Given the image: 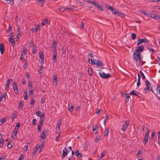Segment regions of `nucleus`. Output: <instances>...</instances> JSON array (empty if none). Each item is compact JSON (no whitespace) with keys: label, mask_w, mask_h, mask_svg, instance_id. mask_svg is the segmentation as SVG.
<instances>
[{"label":"nucleus","mask_w":160,"mask_h":160,"mask_svg":"<svg viewBox=\"0 0 160 160\" xmlns=\"http://www.w3.org/2000/svg\"><path fill=\"white\" fill-rule=\"evenodd\" d=\"M144 47L142 45L140 46L137 47L136 50L133 52V59L139 64H140L142 61L141 55L140 52H142L144 50Z\"/></svg>","instance_id":"f257e3e1"},{"label":"nucleus","mask_w":160,"mask_h":160,"mask_svg":"<svg viewBox=\"0 0 160 160\" xmlns=\"http://www.w3.org/2000/svg\"><path fill=\"white\" fill-rule=\"evenodd\" d=\"M99 75L102 78L105 79L111 77V75L110 74H107L104 72L102 73L101 72H99Z\"/></svg>","instance_id":"f03ea898"},{"label":"nucleus","mask_w":160,"mask_h":160,"mask_svg":"<svg viewBox=\"0 0 160 160\" xmlns=\"http://www.w3.org/2000/svg\"><path fill=\"white\" fill-rule=\"evenodd\" d=\"M146 86L147 87V88H145L143 92L145 93H146L147 92L146 91V89L148 90H149V89L151 88V85L150 82H149L147 80H146Z\"/></svg>","instance_id":"7ed1b4c3"},{"label":"nucleus","mask_w":160,"mask_h":160,"mask_svg":"<svg viewBox=\"0 0 160 160\" xmlns=\"http://www.w3.org/2000/svg\"><path fill=\"white\" fill-rule=\"evenodd\" d=\"M149 42V40L145 38H144L143 39H139L137 41V45L138 46L139 45L142 43L144 42Z\"/></svg>","instance_id":"20e7f679"},{"label":"nucleus","mask_w":160,"mask_h":160,"mask_svg":"<svg viewBox=\"0 0 160 160\" xmlns=\"http://www.w3.org/2000/svg\"><path fill=\"white\" fill-rule=\"evenodd\" d=\"M129 122L128 121H126L123 124L122 126V130H123L124 131H125L127 129V128L129 124Z\"/></svg>","instance_id":"39448f33"},{"label":"nucleus","mask_w":160,"mask_h":160,"mask_svg":"<svg viewBox=\"0 0 160 160\" xmlns=\"http://www.w3.org/2000/svg\"><path fill=\"white\" fill-rule=\"evenodd\" d=\"M157 92L156 94L159 100H160V86L158 85L157 87Z\"/></svg>","instance_id":"423d86ee"},{"label":"nucleus","mask_w":160,"mask_h":160,"mask_svg":"<svg viewBox=\"0 0 160 160\" xmlns=\"http://www.w3.org/2000/svg\"><path fill=\"white\" fill-rule=\"evenodd\" d=\"M67 149L66 148L64 149L62 151V158L63 159L67 155L68 151H67Z\"/></svg>","instance_id":"0eeeda50"},{"label":"nucleus","mask_w":160,"mask_h":160,"mask_svg":"<svg viewBox=\"0 0 160 160\" xmlns=\"http://www.w3.org/2000/svg\"><path fill=\"white\" fill-rule=\"evenodd\" d=\"M57 43L56 42H53L52 47V51L53 52H57L56 51Z\"/></svg>","instance_id":"6e6552de"},{"label":"nucleus","mask_w":160,"mask_h":160,"mask_svg":"<svg viewBox=\"0 0 160 160\" xmlns=\"http://www.w3.org/2000/svg\"><path fill=\"white\" fill-rule=\"evenodd\" d=\"M12 81V79L11 78H10L7 81V82L5 85V88L6 90H8L9 89V85L10 82Z\"/></svg>","instance_id":"1a4fd4ad"},{"label":"nucleus","mask_w":160,"mask_h":160,"mask_svg":"<svg viewBox=\"0 0 160 160\" xmlns=\"http://www.w3.org/2000/svg\"><path fill=\"white\" fill-rule=\"evenodd\" d=\"M96 67L98 68L103 66V64L102 62H101L100 60H98L96 61Z\"/></svg>","instance_id":"9d476101"},{"label":"nucleus","mask_w":160,"mask_h":160,"mask_svg":"<svg viewBox=\"0 0 160 160\" xmlns=\"http://www.w3.org/2000/svg\"><path fill=\"white\" fill-rule=\"evenodd\" d=\"M0 51L1 54H3L4 52V45L2 43L0 44Z\"/></svg>","instance_id":"9b49d317"},{"label":"nucleus","mask_w":160,"mask_h":160,"mask_svg":"<svg viewBox=\"0 0 160 160\" xmlns=\"http://www.w3.org/2000/svg\"><path fill=\"white\" fill-rule=\"evenodd\" d=\"M13 83L14 84V86H13L14 90L15 92V93L17 94L18 93V91L17 87V83L15 82H14Z\"/></svg>","instance_id":"f8f14e48"},{"label":"nucleus","mask_w":160,"mask_h":160,"mask_svg":"<svg viewBox=\"0 0 160 160\" xmlns=\"http://www.w3.org/2000/svg\"><path fill=\"white\" fill-rule=\"evenodd\" d=\"M39 58L41 60V64H42L43 62V57H44V55L42 52H39Z\"/></svg>","instance_id":"ddd939ff"},{"label":"nucleus","mask_w":160,"mask_h":160,"mask_svg":"<svg viewBox=\"0 0 160 160\" xmlns=\"http://www.w3.org/2000/svg\"><path fill=\"white\" fill-rule=\"evenodd\" d=\"M18 128H15L14 130V131H13L12 135V138H14L13 136H16L18 132Z\"/></svg>","instance_id":"4468645a"},{"label":"nucleus","mask_w":160,"mask_h":160,"mask_svg":"<svg viewBox=\"0 0 160 160\" xmlns=\"http://www.w3.org/2000/svg\"><path fill=\"white\" fill-rule=\"evenodd\" d=\"M75 154L78 158H82V157L81 154L79 152V151L78 150H77L75 152Z\"/></svg>","instance_id":"2eb2a0df"},{"label":"nucleus","mask_w":160,"mask_h":160,"mask_svg":"<svg viewBox=\"0 0 160 160\" xmlns=\"http://www.w3.org/2000/svg\"><path fill=\"white\" fill-rule=\"evenodd\" d=\"M36 1L41 7H42L43 6L44 3V0H36Z\"/></svg>","instance_id":"dca6fc26"},{"label":"nucleus","mask_w":160,"mask_h":160,"mask_svg":"<svg viewBox=\"0 0 160 160\" xmlns=\"http://www.w3.org/2000/svg\"><path fill=\"white\" fill-rule=\"evenodd\" d=\"M10 42L12 43V47H14L15 45V42L13 39H11V38H9V40Z\"/></svg>","instance_id":"f3484780"},{"label":"nucleus","mask_w":160,"mask_h":160,"mask_svg":"<svg viewBox=\"0 0 160 160\" xmlns=\"http://www.w3.org/2000/svg\"><path fill=\"white\" fill-rule=\"evenodd\" d=\"M88 60L89 61V63L91 64V65H92L93 64L96 65V62L95 61L94 59H92V58L88 59Z\"/></svg>","instance_id":"a211bd4d"},{"label":"nucleus","mask_w":160,"mask_h":160,"mask_svg":"<svg viewBox=\"0 0 160 160\" xmlns=\"http://www.w3.org/2000/svg\"><path fill=\"white\" fill-rule=\"evenodd\" d=\"M88 73L90 76H92L93 74L92 69V68H89L88 69Z\"/></svg>","instance_id":"6ab92c4d"},{"label":"nucleus","mask_w":160,"mask_h":160,"mask_svg":"<svg viewBox=\"0 0 160 160\" xmlns=\"http://www.w3.org/2000/svg\"><path fill=\"white\" fill-rule=\"evenodd\" d=\"M57 52H53V57H52V61H55L56 60L57 58Z\"/></svg>","instance_id":"aec40b11"},{"label":"nucleus","mask_w":160,"mask_h":160,"mask_svg":"<svg viewBox=\"0 0 160 160\" xmlns=\"http://www.w3.org/2000/svg\"><path fill=\"white\" fill-rule=\"evenodd\" d=\"M117 14L119 17L124 18L125 16V15L122 13L120 12H118Z\"/></svg>","instance_id":"412c9836"},{"label":"nucleus","mask_w":160,"mask_h":160,"mask_svg":"<svg viewBox=\"0 0 160 160\" xmlns=\"http://www.w3.org/2000/svg\"><path fill=\"white\" fill-rule=\"evenodd\" d=\"M40 29V26L39 25H38L36 27L35 29H31V30H32V32H33V31H35V32H36L38 30H39Z\"/></svg>","instance_id":"4be33fe9"},{"label":"nucleus","mask_w":160,"mask_h":160,"mask_svg":"<svg viewBox=\"0 0 160 160\" xmlns=\"http://www.w3.org/2000/svg\"><path fill=\"white\" fill-rule=\"evenodd\" d=\"M46 132L45 131H43L42 133L41 134V137L42 139H45L46 138V136L45 134V133Z\"/></svg>","instance_id":"5701e85b"},{"label":"nucleus","mask_w":160,"mask_h":160,"mask_svg":"<svg viewBox=\"0 0 160 160\" xmlns=\"http://www.w3.org/2000/svg\"><path fill=\"white\" fill-rule=\"evenodd\" d=\"M53 82L55 83V85H57L58 82V79L57 78L55 77V75H53Z\"/></svg>","instance_id":"b1692460"},{"label":"nucleus","mask_w":160,"mask_h":160,"mask_svg":"<svg viewBox=\"0 0 160 160\" xmlns=\"http://www.w3.org/2000/svg\"><path fill=\"white\" fill-rule=\"evenodd\" d=\"M35 148L36 149L37 151H38L39 152H40L42 150V149L40 148V147H38V145H37L35 147Z\"/></svg>","instance_id":"393cba45"},{"label":"nucleus","mask_w":160,"mask_h":160,"mask_svg":"<svg viewBox=\"0 0 160 160\" xmlns=\"http://www.w3.org/2000/svg\"><path fill=\"white\" fill-rule=\"evenodd\" d=\"M13 145L11 144V142H9L8 143L7 148L8 149H11Z\"/></svg>","instance_id":"a878e982"},{"label":"nucleus","mask_w":160,"mask_h":160,"mask_svg":"<svg viewBox=\"0 0 160 160\" xmlns=\"http://www.w3.org/2000/svg\"><path fill=\"white\" fill-rule=\"evenodd\" d=\"M146 128L147 130V131L145 132V136L148 137L149 135V130L148 128Z\"/></svg>","instance_id":"bb28decb"},{"label":"nucleus","mask_w":160,"mask_h":160,"mask_svg":"<svg viewBox=\"0 0 160 160\" xmlns=\"http://www.w3.org/2000/svg\"><path fill=\"white\" fill-rule=\"evenodd\" d=\"M48 19H44L43 20L42 22V24L43 26L45 25L48 22Z\"/></svg>","instance_id":"cd10ccee"},{"label":"nucleus","mask_w":160,"mask_h":160,"mask_svg":"<svg viewBox=\"0 0 160 160\" xmlns=\"http://www.w3.org/2000/svg\"><path fill=\"white\" fill-rule=\"evenodd\" d=\"M22 51L23 52H22L21 53V57L23 56V55H25V54H26V49L24 47H23L22 48Z\"/></svg>","instance_id":"c85d7f7f"},{"label":"nucleus","mask_w":160,"mask_h":160,"mask_svg":"<svg viewBox=\"0 0 160 160\" xmlns=\"http://www.w3.org/2000/svg\"><path fill=\"white\" fill-rule=\"evenodd\" d=\"M135 91L134 90H132V91L130 92V94H132V95H135V96H137V97H140L136 93L134 92Z\"/></svg>","instance_id":"c756f323"},{"label":"nucleus","mask_w":160,"mask_h":160,"mask_svg":"<svg viewBox=\"0 0 160 160\" xmlns=\"http://www.w3.org/2000/svg\"><path fill=\"white\" fill-rule=\"evenodd\" d=\"M16 115L17 113L15 114V113H13L11 115V117L12 121H13L14 118H16Z\"/></svg>","instance_id":"7c9ffc66"},{"label":"nucleus","mask_w":160,"mask_h":160,"mask_svg":"<svg viewBox=\"0 0 160 160\" xmlns=\"http://www.w3.org/2000/svg\"><path fill=\"white\" fill-rule=\"evenodd\" d=\"M32 48V52L33 54H34L36 53V51H37V47L36 46H35V47H33Z\"/></svg>","instance_id":"2f4dec72"},{"label":"nucleus","mask_w":160,"mask_h":160,"mask_svg":"<svg viewBox=\"0 0 160 160\" xmlns=\"http://www.w3.org/2000/svg\"><path fill=\"white\" fill-rule=\"evenodd\" d=\"M24 99L25 100H27L28 99L27 92H24Z\"/></svg>","instance_id":"473e14b6"},{"label":"nucleus","mask_w":160,"mask_h":160,"mask_svg":"<svg viewBox=\"0 0 160 160\" xmlns=\"http://www.w3.org/2000/svg\"><path fill=\"white\" fill-rule=\"evenodd\" d=\"M100 139V137L99 136H97V137L95 139L94 142L95 143L98 142L99 140Z\"/></svg>","instance_id":"72a5a7b5"},{"label":"nucleus","mask_w":160,"mask_h":160,"mask_svg":"<svg viewBox=\"0 0 160 160\" xmlns=\"http://www.w3.org/2000/svg\"><path fill=\"white\" fill-rule=\"evenodd\" d=\"M106 153V150H104L103 152L101 153V156L100 158H103V156L105 155V154Z\"/></svg>","instance_id":"f704fd0d"},{"label":"nucleus","mask_w":160,"mask_h":160,"mask_svg":"<svg viewBox=\"0 0 160 160\" xmlns=\"http://www.w3.org/2000/svg\"><path fill=\"white\" fill-rule=\"evenodd\" d=\"M137 35L134 33H132V39L133 40H135L136 38Z\"/></svg>","instance_id":"c9c22d12"},{"label":"nucleus","mask_w":160,"mask_h":160,"mask_svg":"<svg viewBox=\"0 0 160 160\" xmlns=\"http://www.w3.org/2000/svg\"><path fill=\"white\" fill-rule=\"evenodd\" d=\"M29 46L30 47H32V48L35 47L34 46L33 42L32 41H31L29 43Z\"/></svg>","instance_id":"e433bc0d"},{"label":"nucleus","mask_w":160,"mask_h":160,"mask_svg":"<svg viewBox=\"0 0 160 160\" xmlns=\"http://www.w3.org/2000/svg\"><path fill=\"white\" fill-rule=\"evenodd\" d=\"M3 139H2L0 141V148H2L3 146Z\"/></svg>","instance_id":"4c0bfd02"},{"label":"nucleus","mask_w":160,"mask_h":160,"mask_svg":"<svg viewBox=\"0 0 160 160\" xmlns=\"http://www.w3.org/2000/svg\"><path fill=\"white\" fill-rule=\"evenodd\" d=\"M61 119L59 121V122H58L57 125V128H58L59 129H60V125L61 124Z\"/></svg>","instance_id":"58836bf2"},{"label":"nucleus","mask_w":160,"mask_h":160,"mask_svg":"<svg viewBox=\"0 0 160 160\" xmlns=\"http://www.w3.org/2000/svg\"><path fill=\"white\" fill-rule=\"evenodd\" d=\"M66 52V49L64 48L63 47H62V54H64Z\"/></svg>","instance_id":"ea45409f"},{"label":"nucleus","mask_w":160,"mask_h":160,"mask_svg":"<svg viewBox=\"0 0 160 160\" xmlns=\"http://www.w3.org/2000/svg\"><path fill=\"white\" fill-rule=\"evenodd\" d=\"M24 104L22 103L21 102H20L19 103V105L18 106V109H21L23 106Z\"/></svg>","instance_id":"a19ab883"},{"label":"nucleus","mask_w":160,"mask_h":160,"mask_svg":"<svg viewBox=\"0 0 160 160\" xmlns=\"http://www.w3.org/2000/svg\"><path fill=\"white\" fill-rule=\"evenodd\" d=\"M108 130L109 129L108 128H107L106 130L104 132V136H106L108 135Z\"/></svg>","instance_id":"79ce46f5"},{"label":"nucleus","mask_w":160,"mask_h":160,"mask_svg":"<svg viewBox=\"0 0 160 160\" xmlns=\"http://www.w3.org/2000/svg\"><path fill=\"white\" fill-rule=\"evenodd\" d=\"M97 8L99 10H100L102 11H103L102 7L101 6H100L99 4L97 7Z\"/></svg>","instance_id":"37998d69"},{"label":"nucleus","mask_w":160,"mask_h":160,"mask_svg":"<svg viewBox=\"0 0 160 160\" xmlns=\"http://www.w3.org/2000/svg\"><path fill=\"white\" fill-rule=\"evenodd\" d=\"M34 103H35V100H34V98H33L31 99V102H30V104H32V107H33V106L34 105Z\"/></svg>","instance_id":"c03bdc74"},{"label":"nucleus","mask_w":160,"mask_h":160,"mask_svg":"<svg viewBox=\"0 0 160 160\" xmlns=\"http://www.w3.org/2000/svg\"><path fill=\"white\" fill-rule=\"evenodd\" d=\"M59 10L61 12H64L66 10V8L64 7H62L59 8Z\"/></svg>","instance_id":"a18cd8bd"},{"label":"nucleus","mask_w":160,"mask_h":160,"mask_svg":"<svg viewBox=\"0 0 160 160\" xmlns=\"http://www.w3.org/2000/svg\"><path fill=\"white\" fill-rule=\"evenodd\" d=\"M108 118V116L107 115H106V117L105 118L104 121V125L105 127L106 121L107 120Z\"/></svg>","instance_id":"49530a36"},{"label":"nucleus","mask_w":160,"mask_h":160,"mask_svg":"<svg viewBox=\"0 0 160 160\" xmlns=\"http://www.w3.org/2000/svg\"><path fill=\"white\" fill-rule=\"evenodd\" d=\"M33 91L32 90H30L29 92V95L31 96H33Z\"/></svg>","instance_id":"de8ad7c7"},{"label":"nucleus","mask_w":160,"mask_h":160,"mask_svg":"<svg viewBox=\"0 0 160 160\" xmlns=\"http://www.w3.org/2000/svg\"><path fill=\"white\" fill-rule=\"evenodd\" d=\"M73 109L74 108L73 106H72L70 107L68 109V110L70 112H72V111H73Z\"/></svg>","instance_id":"09e8293b"},{"label":"nucleus","mask_w":160,"mask_h":160,"mask_svg":"<svg viewBox=\"0 0 160 160\" xmlns=\"http://www.w3.org/2000/svg\"><path fill=\"white\" fill-rule=\"evenodd\" d=\"M1 121L2 123L1 124L2 125L6 121V119L5 118H4L1 119Z\"/></svg>","instance_id":"8fccbe9b"},{"label":"nucleus","mask_w":160,"mask_h":160,"mask_svg":"<svg viewBox=\"0 0 160 160\" xmlns=\"http://www.w3.org/2000/svg\"><path fill=\"white\" fill-rule=\"evenodd\" d=\"M37 150L35 148V149H34L33 151H32V157H33L34 156V155L36 154V152L37 151Z\"/></svg>","instance_id":"3c124183"},{"label":"nucleus","mask_w":160,"mask_h":160,"mask_svg":"<svg viewBox=\"0 0 160 160\" xmlns=\"http://www.w3.org/2000/svg\"><path fill=\"white\" fill-rule=\"evenodd\" d=\"M44 119H42V118H41L40 119V121L39 122V124L40 125H42V124L43 122H44Z\"/></svg>","instance_id":"603ef678"},{"label":"nucleus","mask_w":160,"mask_h":160,"mask_svg":"<svg viewBox=\"0 0 160 160\" xmlns=\"http://www.w3.org/2000/svg\"><path fill=\"white\" fill-rule=\"evenodd\" d=\"M36 114L38 117H40L41 115V112L40 111L36 112Z\"/></svg>","instance_id":"864d4df0"},{"label":"nucleus","mask_w":160,"mask_h":160,"mask_svg":"<svg viewBox=\"0 0 160 160\" xmlns=\"http://www.w3.org/2000/svg\"><path fill=\"white\" fill-rule=\"evenodd\" d=\"M111 11L113 14H117L118 12L116 11V9H115L114 8H113V10H111Z\"/></svg>","instance_id":"5fc2aeb1"},{"label":"nucleus","mask_w":160,"mask_h":160,"mask_svg":"<svg viewBox=\"0 0 160 160\" xmlns=\"http://www.w3.org/2000/svg\"><path fill=\"white\" fill-rule=\"evenodd\" d=\"M123 96H126V98H128V99H129L130 100H131V98H130V96L128 95V94H124V95H123Z\"/></svg>","instance_id":"6e6d98bb"},{"label":"nucleus","mask_w":160,"mask_h":160,"mask_svg":"<svg viewBox=\"0 0 160 160\" xmlns=\"http://www.w3.org/2000/svg\"><path fill=\"white\" fill-rule=\"evenodd\" d=\"M84 23L83 22H82L80 27V28L81 30H83L84 29Z\"/></svg>","instance_id":"4d7b16f0"},{"label":"nucleus","mask_w":160,"mask_h":160,"mask_svg":"<svg viewBox=\"0 0 160 160\" xmlns=\"http://www.w3.org/2000/svg\"><path fill=\"white\" fill-rule=\"evenodd\" d=\"M24 158V156L23 154L21 155L19 157L18 160H22Z\"/></svg>","instance_id":"13d9d810"},{"label":"nucleus","mask_w":160,"mask_h":160,"mask_svg":"<svg viewBox=\"0 0 160 160\" xmlns=\"http://www.w3.org/2000/svg\"><path fill=\"white\" fill-rule=\"evenodd\" d=\"M154 19H155L157 20H159L160 19V16L156 15V16H155V18H154Z\"/></svg>","instance_id":"bf43d9fd"},{"label":"nucleus","mask_w":160,"mask_h":160,"mask_svg":"<svg viewBox=\"0 0 160 160\" xmlns=\"http://www.w3.org/2000/svg\"><path fill=\"white\" fill-rule=\"evenodd\" d=\"M37 122V120L36 119L33 118L32 120V123L33 125H35Z\"/></svg>","instance_id":"052dcab7"},{"label":"nucleus","mask_w":160,"mask_h":160,"mask_svg":"<svg viewBox=\"0 0 160 160\" xmlns=\"http://www.w3.org/2000/svg\"><path fill=\"white\" fill-rule=\"evenodd\" d=\"M150 15H151V18L154 19V18H155V16H156V15L155 14H152V13H151Z\"/></svg>","instance_id":"680f3d73"},{"label":"nucleus","mask_w":160,"mask_h":160,"mask_svg":"<svg viewBox=\"0 0 160 160\" xmlns=\"http://www.w3.org/2000/svg\"><path fill=\"white\" fill-rule=\"evenodd\" d=\"M96 129H98V127L96 125L93 128V131L94 132Z\"/></svg>","instance_id":"e2e57ef3"},{"label":"nucleus","mask_w":160,"mask_h":160,"mask_svg":"<svg viewBox=\"0 0 160 160\" xmlns=\"http://www.w3.org/2000/svg\"><path fill=\"white\" fill-rule=\"evenodd\" d=\"M28 65V64L26 63V61H25V63H24L23 66V68L25 69L26 68V67H27Z\"/></svg>","instance_id":"0e129e2a"},{"label":"nucleus","mask_w":160,"mask_h":160,"mask_svg":"<svg viewBox=\"0 0 160 160\" xmlns=\"http://www.w3.org/2000/svg\"><path fill=\"white\" fill-rule=\"evenodd\" d=\"M41 125H40L39 124H38V131H41V128L40 126Z\"/></svg>","instance_id":"69168bd1"},{"label":"nucleus","mask_w":160,"mask_h":160,"mask_svg":"<svg viewBox=\"0 0 160 160\" xmlns=\"http://www.w3.org/2000/svg\"><path fill=\"white\" fill-rule=\"evenodd\" d=\"M148 142V140L144 139L143 141V142L144 145H145Z\"/></svg>","instance_id":"338daca9"},{"label":"nucleus","mask_w":160,"mask_h":160,"mask_svg":"<svg viewBox=\"0 0 160 160\" xmlns=\"http://www.w3.org/2000/svg\"><path fill=\"white\" fill-rule=\"evenodd\" d=\"M28 147L27 145L25 146L23 148V150L24 151L26 152L28 149Z\"/></svg>","instance_id":"774afa93"}]
</instances>
